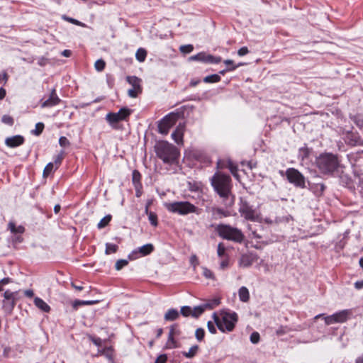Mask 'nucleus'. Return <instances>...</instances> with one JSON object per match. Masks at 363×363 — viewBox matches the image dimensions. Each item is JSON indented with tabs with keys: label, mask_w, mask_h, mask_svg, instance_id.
<instances>
[{
	"label": "nucleus",
	"mask_w": 363,
	"mask_h": 363,
	"mask_svg": "<svg viewBox=\"0 0 363 363\" xmlns=\"http://www.w3.org/2000/svg\"><path fill=\"white\" fill-rule=\"evenodd\" d=\"M249 52L248 48L247 47H242L238 51V55L239 56H244Z\"/></svg>",
	"instance_id": "obj_54"
},
{
	"label": "nucleus",
	"mask_w": 363,
	"mask_h": 363,
	"mask_svg": "<svg viewBox=\"0 0 363 363\" xmlns=\"http://www.w3.org/2000/svg\"><path fill=\"white\" fill-rule=\"evenodd\" d=\"M179 315V313L177 309L172 308L167 311L164 314V320L167 321H172L176 320Z\"/></svg>",
	"instance_id": "obj_21"
},
{
	"label": "nucleus",
	"mask_w": 363,
	"mask_h": 363,
	"mask_svg": "<svg viewBox=\"0 0 363 363\" xmlns=\"http://www.w3.org/2000/svg\"><path fill=\"white\" fill-rule=\"evenodd\" d=\"M189 60L191 61H201L206 62V55L204 52H199L197 55L191 56Z\"/></svg>",
	"instance_id": "obj_32"
},
{
	"label": "nucleus",
	"mask_w": 363,
	"mask_h": 363,
	"mask_svg": "<svg viewBox=\"0 0 363 363\" xmlns=\"http://www.w3.org/2000/svg\"><path fill=\"white\" fill-rule=\"evenodd\" d=\"M177 116L172 113L164 116L158 124V131L162 135H167L169 129L175 124Z\"/></svg>",
	"instance_id": "obj_10"
},
{
	"label": "nucleus",
	"mask_w": 363,
	"mask_h": 363,
	"mask_svg": "<svg viewBox=\"0 0 363 363\" xmlns=\"http://www.w3.org/2000/svg\"><path fill=\"white\" fill-rule=\"evenodd\" d=\"M184 130V125L179 124L176 128L175 130L172 133V138L178 145L183 143Z\"/></svg>",
	"instance_id": "obj_18"
},
{
	"label": "nucleus",
	"mask_w": 363,
	"mask_h": 363,
	"mask_svg": "<svg viewBox=\"0 0 363 363\" xmlns=\"http://www.w3.org/2000/svg\"><path fill=\"white\" fill-rule=\"evenodd\" d=\"M62 155H63V152H61V154L58 155L56 157V159L55 160V164H60L62 160Z\"/></svg>",
	"instance_id": "obj_59"
},
{
	"label": "nucleus",
	"mask_w": 363,
	"mask_h": 363,
	"mask_svg": "<svg viewBox=\"0 0 363 363\" xmlns=\"http://www.w3.org/2000/svg\"><path fill=\"white\" fill-rule=\"evenodd\" d=\"M148 219L150 220V223L153 226H157V217L156 214H155L152 212H150L149 214H148Z\"/></svg>",
	"instance_id": "obj_46"
},
{
	"label": "nucleus",
	"mask_w": 363,
	"mask_h": 363,
	"mask_svg": "<svg viewBox=\"0 0 363 363\" xmlns=\"http://www.w3.org/2000/svg\"><path fill=\"white\" fill-rule=\"evenodd\" d=\"M118 250V246L113 243H106V250L105 252L106 255H109L111 253H115Z\"/></svg>",
	"instance_id": "obj_33"
},
{
	"label": "nucleus",
	"mask_w": 363,
	"mask_h": 363,
	"mask_svg": "<svg viewBox=\"0 0 363 363\" xmlns=\"http://www.w3.org/2000/svg\"><path fill=\"white\" fill-rule=\"evenodd\" d=\"M207 327L211 333H212V334L216 333V327H215L213 323H212L211 321H208L207 323Z\"/></svg>",
	"instance_id": "obj_53"
},
{
	"label": "nucleus",
	"mask_w": 363,
	"mask_h": 363,
	"mask_svg": "<svg viewBox=\"0 0 363 363\" xmlns=\"http://www.w3.org/2000/svg\"><path fill=\"white\" fill-rule=\"evenodd\" d=\"M187 186L189 190L192 192H196L201 189V184L194 181L188 182Z\"/></svg>",
	"instance_id": "obj_29"
},
{
	"label": "nucleus",
	"mask_w": 363,
	"mask_h": 363,
	"mask_svg": "<svg viewBox=\"0 0 363 363\" xmlns=\"http://www.w3.org/2000/svg\"><path fill=\"white\" fill-rule=\"evenodd\" d=\"M167 359V357L165 354H161L156 359L155 363H165Z\"/></svg>",
	"instance_id": "obj_55"
},
{
	"label": "nucleus",
	"mask_w": 363,
	"mask_h": 363,
	"mask_svg": "<svg viewBox=\"0 0 363 363\" xmlns=\"http://www.w3.org/2000/svg\"><path fill=\"white\" fill-rule=\"evenodd\" d=\"M206 311V308H204V304H201L198 306H195L192 308L191 316L194 318H198Z\"/></svg>",
	"instance_id": "obj_26"
},
{
	"label": "nucleus",
	"mask_w": 363,
	"mask_h": 363,
	"mask_svg": "<svg viewBox=\"0 0 363 363\" xmlns=\"http://www.w3.org/2000/svg\"><path fill=\"white\" fill-rule=\"evenodd\" d=\"M44 129V124L43 123H38L35 125V128L34 130H33V133L36 135H39Z\"/></svg>",
	"instance_id": "obj_47"
},
{
	"label": "nucleus",
	"mask_w": 363,
	"mask_h": 363,
	"mask_svg": "<svg viewBox=\"0 0 363 363\" xmlns=\"http://www.w3.org/2000/svg\"><path fill=\"white\" fill-rule=\"evenodd\" d=\"M352 315V312L350 310H342L335 313H333L332 315L333 317L334 321L335 323H343L346 322Z\"/></svg>",
	"instance_id": "obj_15"
},
{
	"label": "nucleus",
	"mask_w": 363,
	"mask_h": 363,
	"mask_svg": "<svg viewBox=\"0 0 363 363\" xmlns=\"http://www.w3.org/2000/svg\"><path fill=\"white\" fill-rule=\"evenodd\" d=\"M155 152L157 157L167 164L174 163L179 155L177 148L165 141L160 142L155 145Z\"/></svg>",
	"instance_id": "obj_1"
},
{
	"label": "nucleus",
	"mask_w": 363,
	"mask_h": 363,
	"mask_svg": "<svg viewBox=\"0 0 363 363\" xmlns=\"http://www.w3.org/2000/svg\"><path fill=\"white\" fill-rule=\"evenodd\" d=\"M155 250V247L152 244H145L141 247H139L133 250L128 255L129 259L133 260L138 259L141 257L147 256L151 254Z\"/></svg>",
	"instance_id": "obj_12"
},
{
	"label": "nucleus",
	"mask_w": 363,
	"mask_h": 363,
	"mask_svg": "<svg viewBox=\"0 0 363 363\" xmlns=\"http://www.w3.org/2000/svg\"><path fill=\"white\" fill-rule=\"evenodd\" d=\"M225 250H226V248H225V245L222 242H220L218 245V248H217V254H218V257H224L225 255Z\"/></svg>",
	"instance_id": "obj_42"
},
{
	"label": "nucleus",
	"mask_w": 363,
	"mask_h": 363,
	"mask_svg": "<svg viewBox=\"0 0 363 363\" xmlns=\"http://www.w3.org/2000/svg\"><path fill=\"white\" fill-rule=\"evenodd\" d=\"M128 261L127 259H118L115 264V269L117 271L121 270L122 268L128 265Z\"/></svg>",
	"instance_id": "obj_37"
},
{
	"label": "nucleus",
	"mask_w": 363,
	"mask_h": 363,
	"mask_svg": "<svg viewBox=\"0 0 363 363\" xmlns=\"http://www.w3.org/2000/svg\"><path fill=\"white\" fill-rule=\"evenodd\" d=\"M228 167L235 177H238V167L231 161H228Z\"/></svg>",
	"instance_id": "obj_41"
},
{
	"label": "nucleus",
	"mask_w": 363,
	"mask_h": 363,
	"mask_svg": "<svg viewBox=\"0 0 363 363\" xmlns=\"http://www.w3.org/2000/svg\"><path fill=\"white\" fill-rule=\"evenodd\" d=\"M356 363H363V354L356 359Z\"/></svg>",
	"instance_id": "obj_64"
},
{
	"label": "nucleus",
	"mask_w": 363,
	"mask_h": 363,
	"mask_svg": "<svg viewBox=\"0 0 363 363\" xmlns=\"http://www.w3.org/2000/svg\"><path fill=\"white\" fill-rule=\"evenodd\" d=\"M199 350V346L195 345L190 347L188 352H183V355L186 358L194 357Z\"/></svg>",
	"instance_id": "obj_27"
},
{
	"label": "nucleus",
	"mask_w": 363,
	"mask_h": 363,
	"mask_svg": "<svg viewBox=\"0 0 363 363\" xmlns=\"http://www.w3.org/2000/svg\"><path fill=\"white\" fill-rule=\"evenodd\" d=\"M97 301H81V300H75L72 303V307L77 309L79 306H91L96 303Z\"/></svg>",
	"instance_id": "obj_23"
},
{
	"label": "nucleus",
	"mask_w": 363,
	"mask_h": 363,
	"mask_svg": "<svg viewBox=\"0 0 363 363\" xmlns=\"http://www.w3.org/2000/svg\"><path fill=\"white\" fill-rule=\"evenodd\" d=\"M324 320H325V324L328 325L335 323L332 315H328V316H324Z\"/></svg>",
	"instance_id": "obj_52"
},
{
	"label": "nucleus",
	"mask_w": 363,
	"mask_h": 363,
	"mask_svg": "<svg viewBox=\"0 0 363 363\" xmlns=\"http://www.w3.org/2000/svg\"><path fill=\"white\" fill-rule=\"evenodd\" d=\"M6 96V91L3 88H0V100L3 99Z\"/></svg>",
	"instance_id": "obj_63"
},
{
	"label": "nucleus",
	"mask_w": 363,
	"mask_h": 363,
	"mask_svg": "<svg viewBox=\"0 0 363 363\" xmlns=\"http://www.w3.org/2000/svg\"><path fill=\"white\" fill-rule=\"evenodd\" d=\"M24 142L23 136L17 135L6 138L5 144L10 147H16L22 145Z\"/></svg>",
	"instance_id": "obj_17"
},
{
	"label": "nucleus",
	"mask_w": 363,
	"mask_h": 363,
	"mask_svg": "<svg viewBox=\"0 0 363 363\" xmlns=\"http://www.w3.org/2000/svg\"><path fill=\"white\" fill-rule=\"evenodd\" d=\"M239 298L242 302H247L250 299V293L247 287L241 286L238 291Z\"/></svg>",
	"instance_id": "obj_20"
},
{
	"label": "nucleus",
	"mask_w": 363,
	"mask_h": 363,
	"mask_svg": "<svg viewBox=\"0 0 363 363\" xmlns=\"http://www.w3.org/2000/svg\"><path fill=\"white\" fill-rule=\"evenodd\" d=\"M225 65L228 66L226 70L227 71H233L235 69L239 66L242 65V64H239L238 65H233V61L232 60H225L224 61Z\"/></svg>",
	"instance_id": "obj_39"
},
{
	"label": "nucleus",
	"mask_w": 363,
	"mask_h": 363,
	"mask_svg": "<svg viewBox=\"0 0 363 363\" xmlns=\"http://www.w3.org/2000/svg\"><path fill=\"white\" fill-rule=\"evenodd\" d=\"M203 304H204V308H206V310L213 309L220 304V299L219 298H213V299L208 301L207 302H206Z\"/></svg>",
	"instance_id": "obj_28"
},
{
	"label": "nucleus",
	"mask_w": 363,
	"mask_h": 363,
	"mask_svg": "<svg viewBox=\"0 0 363 363\" xmlns=\"http://www.w3.org/2000/svg\"><path fill=\"white\" fill-rule=\"evenodd\" d=\"M211 182L215 191L221 198L228 197L231 189V179L229 176L216 172L211 178Z\"/></svg>",
	"instance_id": "obj_2"
},
{
	"label": "nucleus",
	"mask_w": 363,
	"mask_h": 363,
	"mask_svg": "<svg viewBox=\"0 0 363 363\" xmlns=\"http://www.w3.org/2000/svg\"><path fill=\"white\" fill-rule=\"evenodd\" d=\"M34 303L37 308L43 312H49L50 311L49 305L40 298L35 297L34 299Z\"/></svg>",
	"instance_id": "obj_19"
},
{
	"label": "nucleus",
	"mask_w": 363,
	"mask_h": 363,
	"mask_svg": "<svg viewBox=\"0 0 363 363\" xmlns=\"http://www.w3.org/2000/svg\"><path fill=\"white\" fill-rule=\"evenodd\" d=\"M221 318L214 313L213 318L218 329L225 333L232 331L238 321V315L235 312L222 311L220 313Z\"/></svg>",
	"instance_id": "obj_3"
},
{
	"label": "nucleus",
	"mask_w": 363,
	"mask_h": 363,
	"mask_svg": "<svg viewBox=\"0 0 363 363\" xmlns=\"http://www.w3.org/2000/svg\"><path fill=\"white\" fill-rule=\"evenodd\" d=\"M238 211L241 216L244 217L246 220L251 221H258L259 220V216L257 211L246 201H240Z\"/></svg>",
	"instance_id": "obj_7"
},
{
	"label": "nucleus",
	"mask_w": 363,
	"mask_h": 363,
	"mask_svg": "<svg viewBox=\"0 0 363 363\" xmlns=\"http://www.w3.org/2000/svg\"><path fill=\"white\" fill-rule=\"evenodd\" d=\"M167 347L169 348L177 347L176 341L174 339V328H173V327L171 328L169 333L168 340L167 342Z\"/></svg>",
	"instance_id": "obj_24"
},
{
	"label": "nucleus",
	"mask_w": 363,
	"mask_h": 363,
	"mask_svg": "<svg viewBox=\"0 0 363 363\" xmlns=\"http://www.w3.org/2000/svg\"><path fill=\"white\" fill-rule=\"evenodd\" d=\"M220 81V77L217 74L206 76L203 79V82L206 83H216V82H218Z\"/></svg>",
	"instance_id": "obj_30"
},
{
	"label": "nucleus",
	"mask_w": 363,
	"mask_h": 363,
	"mask_svg": "<svg viewBox=\"0 0 363 363\" xmlns=\"http://www.w3.org/2000/svg\"><path fill=\"white\" fill-rule=\"evenodd\" d=\"M11 282V279L9 277L4 278L0 280V284L2 286L6 285Z\"/></svg>",
	"instance_id": "obj_58"
},
{
	"label": "nucleus",
	"mask_w": 363,
	"mask_h": 363,
	"mask_svg": "<svg viewBox=\"0 0 363 363\" xmlns=\"http://www.w3.org/2000/svg\"><path fill=\"white\" fill-rule=\"evenodd\" d=\"M131 113V110L128 108H121L116 113H108L106 116V120L110 123L111 126H114V124L121 121L126 120Z\"/></svg>",
	"instance_id": "obj_9"
},
{
	"label": "nucleus",
	"mask_w": 363,
	"mask_h": 363,
	"mask_svg": "<svg viewBox=\"0 0 363 363\" xmlns=\"http://www.w3.org/2000/svg\"><path fill=\"white\" fill-rule=\"evenodd\" d=\"M8 228L11 230V232L13 234H22L25 231V228L23 225L16 226L13 222H9L8 224Z\"/></svg>",
	"instance_id": "obj_22"
},
{
	"label": "nucleus",
	"mask_w": 363,
	"mask_h": 363,
	"mask_svg": "<svg viewBox=\"0 0 363 363\" xmlns=\"http://www.w3.org/2000/svg\"><path fill=\"white\" fill-rule=\"evenodd\" d=\"M164 206L169 211L182 216L197 211V207L189 201H176L165 203Z\"/></svg>",
	"instance_id": "obj_6"
},
{
	"label": "nucleus",
	"mask_w": 363,
	"mask_h": 363,
	"mask_svg": "<svg viewBox=\"0 0 363 363\" xmlns=\"http://www.w3.org/2000/svg\"><path fill=\"white\" fill-rule=\"evenodd\" d=\"M110 351H111V348L107 347L99 351V353L101 354H104L107 358L111 359H112V354L109 353Z\"/></svg>",
	"instance_id": "obj_51"
},
{
	"label": "nucleus",
	"mask_w": 363,
	"mask_h": 363,
	"mask_svg": "<svg viewBox=\"0 0 363 363\" xmlns=\"http://www.w3.org/2000/svg\"><path fill=\"white\" fill-rule=\"evenodd\" d=\"M205 336V331L203 328H199L196 330L195 337L196 340L199 342L202 341Z\"/></svg>",
	"instance_id": "obj_36"
},
{
	"label": "nucleus",
	"mask_w": 363,
	"mask_h": 363,
	"mask_svg": "<svg viewBox=\"0 0 363 363\" xmlns=\"http://www.w3.org/2000/svg\"><path fill=\"white\" fill-rule=\"evenodd\" d=\"M60 102V98L57 96L56 94L55 89H52L51 91L50 97L45 100L43 104H41L42 108L45 107H52L54 106L57 105Z\"/></svg>",
	"instance_id": "obj_16"
},
{
	"label": "nucleus",
	"mask_w": 363,
	"mask_h": 363,
	"mask_svg": "<svg viewBox=\"0 0 363 363\" xmlns=\"http://www.w3.org/2000/svg\"><path fill=\"white\" fill-rule=\"evenodd\" d=\"M193 50H194V47L192 45H190V44L182 45L179 48V50L181 51V52H182L184 54L190 53L193 51Z\"/></svg>",
	"instance_id": "obj_40"
},
{
	"label": "nucleus",
	"mask_w": 363,
	"mask_h": 363,
	"mask_svg": "<svg viewBox=\"0 0 363 363\" xmlns=\"http://www.w3.org/2000/svg\"><path fill=\"white\" fill-rule=\"evenodd\" d=\"M250 341L253 344H256L259 341V334L257 332H254L250 335Z\"/></svg>",
	"instance_id": "obj_49"
},
{
	"label": "nucleus",
	"mask_w": 363,
	"mask_h": 363,
	"mask_svg": "<svg viewBox=\"0 0 363 363\" xmlns=\"http://www.w3.org/2000/svg\"><path fill=\"white\" fill-rule=\"evenodd\" d=\"M17 292H12L9 290L6 291L4 294V301L3 303V307L5 311L8 312H11V311L13 309L16 303V294Z\"/></svg>",
	"instance_id": "obj_13"
},
{
	"label": "nucleus",
	"mask_w": 363,
	"mask_h": 363,
	"mask_svg": "<svg viewBox=\"0 0 363 363\" xmlns=\"http://www.w3.org/2000/svg\"><path fill=\"white\" fill-rule=\"evenodd\" d=\"M354 286L357 289H361L363 288V280L357 281L354 283Z\"/></svg>",
	"instance_id": "obj_60"
},
{
	"label": "nucleus",
	"mask_w": 363,
	"mask_h": 363,
	"mask_svg": "<svg viewBox=\"0 0 363 363\" xmlns=\"http://www.w3.org/2000/svg\"><path fill=\"white\" fill-rule=\"evenodd\" d=\"M64 18H65V20H67V21H69V22H70V23H73V24H75V25H80V24H81V23H80L79 21H77V20H76V19H74V18H69V17H64Z\"/></svg>",
	"instance_id": "obj_57"
},
{
	"label": "nucleus",
	"mask_w": 363,
	"mask_h": 363,
	"mask_svg": "<svg viewBox=\"0 0 363 363\" xmlns=\"http://www.w3.org/2000/svg\"><path fill=\"white\" fill-rule=\"evenodd\" d=\"M286 176L288 181L299 188L306 187V179L304 176L294 168H289L286 171Z\"/></svg>",
	"instance_id": "obj_8"
},
{
	"label": "nucleus",
	"mask_w": 363,
	"mask_h": 363,
	"mask_svg": "<svg viewBox=\"0 0 363 363\" xmlns=\"http://www.w3.org/2000/svg\"><path fill=\"white\" fill-rule=\"evenodd\" d=\"M202 269H203V275L206 279H215L214 274H213L212 271H211L210 269H208L206 267H203Z\"/></svg>",
	"instance_id": "obj_45"
},
{
	"label": "nucleus",
	"mask_w": 363,
	"mask_h": 363,
	"mask_svg": "<svg viewBox=\"0 0 363 363\" xmlns=\"http://www.w3.org/2000/svg\"><path fill=\"white\" fill-rule=\"evenodd\" d=\"M221 61L220 57H214L211 55H206V62L213 63V64H218Z\"/></svg>",
	"instance_id": "obj_38"
},
{
	"label": "nucleus",
	"mask_w": 363,
	"mask_h": 363,
	"mask_svg": "<svg viewBox=\"0 0 363 363\" xmlns=\"http://www.w3.org/2000/svg\"><path fill=\"white\" fill-rule=\"evenodd\" d=\"M320 171L323 174H330L335 171L338 167V160L335 155L326 153L320 155L316 160Z\"/></svg>",
	"instance_id": "obj_5"
},
{
	"label": "nucleus",
	"mask_w": 363,
	"mask_h": 363,
	"mask_svg": "<svg viewBox=\"0 0 363 363\" xmlns=\"http://www.w3.org/2000/svg\"><path fill=\"white\" fill-rule=\"evenodd\" d=\"M218 235L223 239L241 243L244 240L245 236L242 231L230 225L220 224L216 228Z\"/></svg>",
	"instance_id": "obj_4"
},
{
	"label": "nucleus",
	"mask_w": 363,
	"mask_h": 363,
	"mask_svg": "<svg viewBox=\"0 0 363 363\" xmlns=\"http://www.w3.org/2000/svg\"><path fill=\"white\" fill-rule=\"evenodd\" d=\"M59 144L60 146L65 147L69 145V141L66 137L62 136L59 139Z\"/></svg>",
	"instance_id": "obj_50"
},
{
	"label": "nucleus",
	"mask_w": 363,
	"mask_h": 363,
	"mask_svg": "<svg viewBox=\"0 0 363 363\" xmlns=\"http://www.w3.org/2000/svg\"><path fill=\"white\" fill-rule=\"evenodd\" d=\"M140 174L136 170L133 171V182L135 184V186L136 189H138V186H140Z\"/></svg>",
	"instance_id": "obj_35"
},
{
	"label": "nucleus",
	"mask_w": 363,
	"mask_h": 363,
	"mask_svg": "<svg viewBox=\"0 0 363 363\" xmlns=\"http://www.w3.org/2000/svg\"><path fill=\"white\" fill-rule=\"evenodd\" d=\"M181 313L184 317L191 316L192 308L190 306H183L181 308Z\"/></svg>",
	"instance_id": "obj_43"
},
{
	"label": "nucleus",
	"mask_w": 363,
	"mask_h": 363,
	"mask_svg": "<svg viewBox=\"0 0 363 363\" xmlns=\"http://www.w3.org/2000/svg\"><path fill=\"white\" fill-rule=\"evenodd\" d=\"M258 259L259 257L255 253L250 252L243 254L239 259L238 265L242 268H247L250 267L254 262H257Z\"/></svg>",
	"instance_id": "obj_14"
},
{
	"label": "nucleus",
	"mask_w": 363,
	"mask_h": 363,
	"mask_svg": "<svg viewBox=\"0 0 363 363\" xmlns=\"http://www.w3.org/2000/svg\"><path fill=\"white\" fill-rule=\"evenodd\" d=\"M147 57V51L144 48H138L135 53V58L140 62H143L145 60Z\"/></svg>",
	"instance_id": "obj_25"
},
{
	"label": "nucleus",
	"mask_w": 363,
	"mask_h": 363,
	"mask_svg": "<svg viewBox=\"0 0 363 363\" xmlns=\"http://www.w3.org/2000/svg\"><path fill=\"white\" fill-rule=\"evenodd\" d=\"M24 294L27 296V297H29V298H31L34 295V293L33 291V290L31 289H28V290H26L24 291Z\"/></svg>",
	"instance_id": "obj_61"
},
{
	"label": "nucleus",
	"mask_w": 363,
	"mask_h": 363,
	"mask_svg": "<svg viewBox=\"0 0 363 363\" xmlns=\"http://www.w3.org/2000/svg\"><path fill=\"white\" fill-rule=\"evenodd\" d=\"M111 220V215H107V216H104L99 222V223L97 225L98 228H99V229L104 228V227H106L109 223Z\"/></svg>",
	"instance_id": "obj_31"
},
{
	"label": "nucleus",
	"mask_w": 363,
	"mask_h": 363,
	"mask_svg": "<svg viewBox=\"0 0 363 363\" xmlns=\"http://www.w3.org/2000/svg\"><path fill=\"white\" fill-rule=\"evenodd\" d=\"M126 81L132 86L128 91V95L131 98H136L142 93L141 79L135 76H128Z\"/></svg>",
	"instance_id": "obj_11"
},
{
	"label": "nucleus",
	"mask_w": 363,
	"mask_h": 363,
	"mask_svg": "<svg viewBox=\"0 0 363 363\" xmlns=\"http://www.w3.org/2000/svg\"><path fill=\"white\" fill-rule=\"evenodd\" d=\"M229 261L228 259H223L220 263V269H225L228 267Z\"/></svg>",
	"instance_id": "obj_56"
},
{
	"label": "nucleus",
	"mask_w": 363,
	"mask_h": 363,
	"mask_svg": "<svg viewBox=\"0 0 363 363\" xmlns=\"http://www.w3.org/2000/svg\"><path fill=\"white\" fill-rule=\"evenodd\" d=\"M54 164L52 162H49L45 167L43 171V176L48 177L53 170Z\"/></svg>",
	"instance_id": "obj_44"
},
{
	"label": "nucleus",
	"mask_w": 363,
	"mask_h": 363,
	"mask_svg": "<svg viewBox=\"0 0 363 363\" xmlns=\"http://www.w3.org/2000/svg\"><path fill=\"white\" fill-rule=\"evenodd\" d=\"M71 51L69 50H65L62 52V55L64 56V57H69L70 55H71Z\"/></svg>",
	"instance_id": "obj_62"
},
{
	"label": "nucleus",
	"mask_w": 363,
	"mask_h": 363,
	"mask_svg": "<svg viewBox=\"0 0 363 363\" xmlns=\"http://www.w3.org/2000/svg\"><path fill=\"white\" fill-rule=\"evenodd\" d=\"M106 62L102 59L97 60L94 63V67L98 72H101L104 69Z\"/></svg>",
	"instance_id": "obj_34"
},
{
	"label": "nucleus",
	"mask_w": 363,
	"mask_h": 363,
	"mask_svg": "<svg viewBox=\"0 0 363 363\" xmlns=\"http://www.w3.org/2000/svg\"><path fill=\"white\" fill-rule=\"evenodd\" d=\"M1 121L9 125H12L13 124V118L9 115H4L1 118Z\"/></svg>",
	"instance_id": "obj_48"
}]
</instances>
